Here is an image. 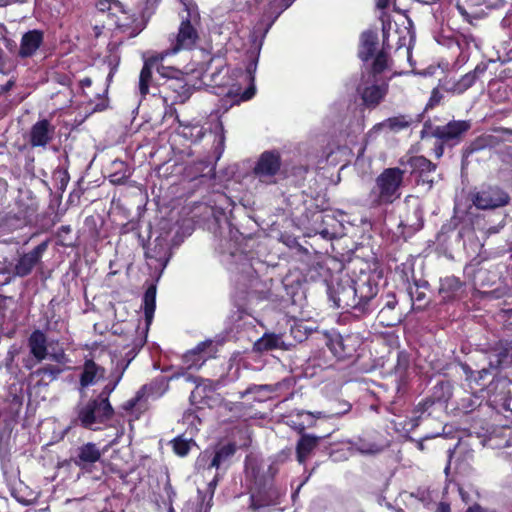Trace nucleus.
<instances>
[{"mask_svg": "<svg viewBox=\"0 0 512 512\" xmlns=\"http://www.w3.org/2000/svg\"><path fill=\"white\" fill-rule=\"evenodd\" d=\"M67 368L60 367L58 365L46 364L39 367L34 371V375L40 378L41 382L49 384L56 379L66 370Z\"/></svg>", "mask_w": 512, "mask_h": 512, "instance_id": "obj_36", "label": "nucleus"}, {"mask_svg": "<svg viewBox=\"0 0 512 512\" xmlns=\"http://www.w3.org/2000/svg\"><path fill=\"white\" fill-rule=\"evenodd\" d=\"M323 437L312 434H300L295 447L296 459L299 464H305L314 450L319 446Z\"/></svg>", "mask_w": 512, "mask_h": 512, "instance_id": "obj_24", "label": "nucleus"}, {"mask_svg": "<svg viewBox=\"0 0 512 512\" xmlns=\"http://www.w3.org/2000/svg\"><path fill=\"white\" fill-rule=\"evenodd\" d=\"M445 145H447V144L440 140H437V142L435 143L433 152L437 159H439L443 156Z\"/></svg>", "mask_w": 512, "mask_h": 512, "instance_id": "obj_64", "label": "nucleus"}, {"mask_svg": "<svg viewBox=\"0 0 512 512\" xmlns=\"http://www.w3.org/2000/svg\"><path fill=\"white\" fill-rule=\"evenodd\" d=\"M131 359L128 361H119L116 365V367L111 371L109 381L108 383L103 387L101 392L98 394L101 398H103L106 401H110V395L111 393L116 389L117 385L121 381L125 370L129 366Z\"/></svg>", "mask_w": 512, "mask_h": 512, "instance_id": "obj_31", "label": "nucleus"}, {"mask_svg": "<svg viewBox=\"0 0 512 512\" xmlns=\"http://www.w3.org/2000/svg\"><path fill=\"white\" fill-rule=\"evenodd\" d=\"M483 3L486 5L487 8H502L507 3V0H484Z\"/></svg>", "mask_w": 512, "mask_h": 512, "instance_id": "obj_62", "label": "nucleus"}, {"mask_svg": "<svg viewBox=\"0 0 512 512\" xmlns=\"http://www.w3.org/2000/svg\"><path fill=\"white\" fill-rule=\"evenodd\" d=\"M55 126L49 119H40L34 123L29 131L28 141L31 147H46L55 135Z\"/></svg>", "mask_w": 512, "mask_h": 512, "instance_id": "obj_17", "label": "nucleus"}, {"mask_svg": "<svg viewBox=\"0 0 512 512\" xmlns=\"http://www.w3.org/2000/svg\"><path fill=\"white\" fill-rule=\"evenodd\" d=\"M236 451L237 445L234 442H229L224 445L217 446L212 453L211 460L208 464V469H220L224 465H229Z\"/></svg>", "mask_w": 512, "mask_h": 512, "instance_id": "obj_28", "label": "nucleus"}, {"mask_svg": "<svg viewBox=\"0 0 512 512\" xmlns=\"http://www.w3.org/2000/svg\"><path fill=\"white\" fill-rule=\"evenodd\" d=\"M404 171L399 167L385 168L374 181L366 196V205L370 209L387 208L401 198Z\"/></svg>", "mask_w": 512, "mask_h": 512, "instance_id": "obj_1", "label": "nucleus"}, {"mask_svg": "<svg viewBox=\"0 0 512 512\" xmlns=\"http://www.w3.org/2000/svg\"><path fill=\"white\" fill-rule=\"evenodd\" d=\"M488 64L486 62H480L476 65V67L463 75L457 81H454L450 87L447 88L448 91L453 94L461 95L470 89L478 79H480L487 71Z\"/></svg>", "mask_w": 512, "mask_h": 512, "instance_id": "obj_20", "label": "nucleus"}, {"mask_svg": "<svg viewBox=\"0 0 512 512\" xmlns=\"http://www.w3.org/2000/svg\"><path fill=\"white\" fill-rule=\"evenodd\" d=\"M428 127L431 128L430 136L449 146H455L462 141L464 135L470 130L471 123L468 120H452L445 125L432 127L429 122H425L421 131V138L425 137Z\"/></svg>", "mask_w": 512, "mask_h": 512, "instance_id": "obj_6", "label": "nucleus"}, {"mask_svg": "<svg viewBox=\"0 0 512 512\" xmlns=\"http://www.w3.org/2000/svg\"><path fill=\"white\" fill-rule=\"evenodd\" d=\"M429 283L424 279L413 278L412 284H408L406 291L410 296L413 305H416L415 309L422 310L427 304V292L429 290Z\"/></svg>", "mask_w": 512, "mask_h": 512, "instance_id": "obj_26", "label": "nucleus"}, {"mask_svg": "<svg viewBox=\"0 0 512 512\" xmlns=\"http://www.w3.org/2000/svg\"><path fill=\"white\" fill-rule=\"evenodd\" d=\"M145 396H146V385L142 386L136 392L134 397H132L131 399L124 402V404L122 405L123 410H125L126 412H130V413H133L135 411L141 412L140 409L138 408V406L141 405V402L145 398Z\"/></svg>", "mask_w": 512, "mask_h": 512, "instance_id": "obj_45", "label": "nucleus"}, {"mask_svg": "<svg viewBox=\"0 0 512 512\" xmlns=\"http://www.w3.org/2000/svg\"><path fill=\"white\" fill-rule=\"evenodd\" d=\"M382 272L363 271L353 279V289L357 303V316L371 314L376 309V297L379 292V280Z\"/></svg>", "mask_w": 512, "mask_h": 512, "instance_id": "obj_3", "label": "nucleus"}, {"mask_svg": "<svg viewBox=\"0 0 512 512\" xmlns=\"http://www.w3.org/2000/svg\"><path fill=\"white\" fill-rule=\"evenodd\" d=\"M105 374L106 369L103 366L97 364L93 359H85L79 376V384L82 388H87L103 379Z\"/></svg>", "mask_w": 512, "mask_h": 512, "instance_id": "obj_23", "label": "nucleus"}, {"mask_svg": "<svg viewBox=\"0 0 512 512\" xmlns=\"http://www.w3.org/2000/svg\"><path fill=\"white\" fill-rule=\"evenodd\" d=\"M463 283L455 276H448L441 280L439 294L445 301L454 300L459 291L462 289Z\"/></svg>", "mask_w": 512, "mask_h": 512, "instance_id": "obj_33", "label": "nucleus"}, {"mask_svg": "<svg viewBox=\"0 0 512 512\" xmlns=\"http://www.w3.org/2000/svg\"><path fill=\"white\" fill-rule=\"evenodd\" d=\"M336 404L338 405L337 408L331 409V416H341L343 414H346L351 410V404L347 401H336Z\"/></svg>", "mask_w": 512, "mask_h": 512, "instance_id": "obj_57", "label": "nucleus"}, {"mask_svg": "<svg viewBox=\"0 0 512 512\" xmlns=\"http://www.w3.org/2000/svg\"><path fill=\"white\" fill-rule=\"evenodd\" d=\"M179 17V25L176 32L168 35L169 46L161 53L165 56L175 55L180 52H190L195 50L202 39L203 24L201 16L188 15Z\"/></svg>", "mask_w": 512, "mask_h": 512, "instance_id": "obj_2", "label": "nucleus"}, {"mask_svg": "<svg viewBox=\"0 0 512 512\" xmlns=\"http://www.w3.org/2000/svg\"><path fill=\"white\" fill-rule=\"evenodd\" d=\"M211 346V341L201 342L193 350L186 352L183 355V363L187 369H199L208 359V356L204 354L205 349Z\"/></svg>", "mask_w": 512, "mask_h": 512, "instance_id": "obj_30", "label": "nucleus"}, {"mask_svg": "<svg viewBox=\"0 0 512 512\" xmlns=\"http://www.w3.org/2000/svg\"><path fill=\"white\" fill-rule=\"evenodd\" d=\"M27 345L30 354L34 357L36 362H42L47 358L48 345L46 334L39 329H35L27 339Z\"/></svg>", "mask_w": 512, "mask_h": 512, "instance_id": "obj_25", "label": "nucleus"}, {"mask_svg": "<svg viewBox=\"0 0 512 512\" xmlns=\"http://www.w3.org/2000/svg\"><path fill=\"white\" fill-rule=\"evenodd\" d=\"M113 415L114 408L110 401H106L100 395H97L79 408L77 420L84 429L95 431L100 428L96 425L106 424L112 419Z\"/></svg>", "mask_w": 512, "mask_h": 512, "instance_id": "obj_4", "label": "nucleus"}, {"mask_svg": "<svg viewBox=\"0 0 512 512\" xmlns=\"http://www.w3.org/2000/svg\"><path fill=\"white\" fill-rule=\"evenodd\" d=\"M18 354V350L14 347L8 350L7 355L5 357V366L7 369L11 368L12 363L15 360L16 355Z\"/></svg>", "mask_w": 512, "mask_h": 512, "instance_id": "obj_61", "label": "nucleus"}, {"mask_svg": "<svg viewBox=\"0 0 512 512\" xmlns=\"http://www.w3.org/2000/svg\"><path fill=\"white\" fill-rule=\"evenodd\" d=\"M53 180L55 181L56 188L64 191L70 180L68 171L65 169L55 170L53 173Z\"/></svg>", "mask_w": 512, "mask_h": 512, "instance_id": "obj_50", "label": "nucleus"}, {"mask_svg": "<svg viewBox=\"0 0 512 512\" xmlns=\"http://www.w3.org/2000/svg\"><path fill=\"white\" fill-rule=\"evenodd\" d=\"M443 99V95L438 88H434L431 92L430 98L425 106V110L433 109Z\"/></svg>", "mask_w": 512, "mask_h": 512, "instance_id": "obj_56", "label": "nucleus"}, {"mask_svg": "<svg viewBox=\"0 0 512 512\" xmlns=\"http://www.w3.org/2000/svg\"><path fill=\"white\" fill-rule=\"evenodd\" d=\"M121 63V52L119 45L116 43H109L107 46V53L102 59V66L108 70L106 77V85L109 87L113 82L115 74L118 72Z\"/></svg>", "mask_w": 512, "mask_h": 512, "instance_id": "obj_27", "label": "nucleus"}, {"mask_svg": "<svg viewBox=\"0 0 512 512\" xmlns=\"http://www.w3.org/2000/svg\"><path fill=\"white\" fill-rule=\"evenodd\" d=\"M408 164L411 174L416 177L417 184H426L431 188L434 182L431 174L436 171V164L424 156H412L408 160Z\"/></svg>", "mask_w": 512, "mask_h": 512, "instance_id": "obj_18", "label": "nucleus"}, {"mask_svg": "<svg viewBox=\"0 0 512 512\" xmlns=\"http://www.w3.org/2000/svg\"><path fill=\"white\" fill-rule=\"evenodd\" d=\"M111 169L109 180L114 185L125 184L132 174L128 164L122 160L113 161Z\"/></svg>", "mask_w": 512, "mask_h": 512, "instance_id": "obj_34", "label": "nucleus"}, {"mask_svg": "<svg viewBox=\"0 0 512 512\" xmlns=\"http://www.w3.org/2000/svg\"><path fill=\"white\" fill-rule=\"evenodd\" d=\"M326 346L338 360L353 357L361 345L358 335L350 333L342 335L336 331L327 332Z\"/></svg>", "mask_w": 512, "mask_h": 512, "instance_id": "obj_11", "label": "nucleus"}, {"mask_svg": "<svg viewBox=\"0 0 512 512\" xmlns=\"http://www.w3.org/2000/svg\"><path fill=\"white\" fill-rule=\"evenodd\" d=\"M258 57H251L246 66V71L249 74L250 80L254 81V73L257 68Z\"/></svg>", "mask_w": 512, "mask_h": 512, "instance_id": "obj_60", "label": "nucleus"}, {"mask_svg": "<svg viewBox=\"0 0 512 512\" xmlns=\"http://www.w3.org/2000/svg\"><path fill=\"white\" fill-rule=\"evenodd\" d=\"M96 7L101 12H108V16L112 18L115 12L122 9V2L119 0H100Z\"/></svg>", "mask_w": 512, "mask_h": 512, "instance_id": "obj_47", "label": "nucleus"}, {"mask_svg": "<svg viewBox=\"0 0 512 512\" xmlns=\"http://www.w3.org/2000/svg\"><path fill=\"white\" fill-rule=\"evenodd\" d=\"M216 486H217V478L215 477L213 480H211L208 483L207 494H204L201 497V499H202L204 496H206L205 502H204L205 512H209L210 508L212 507V501H213V496H214V491H215Z\"/></svg>", "mask_w": 512, "mask_h": 512, "instance_id": "obj_53", "label": "nucleus"}, {"mask_svg": "<svg viewBox=\"0 0 512 512\" xmlns=\"http://www.w3.org/2000/svg\"><path fill=\"white\" fill-rule=\"evenodd\" d=\"M282 159L279 151L268 150L260 154L252 173L261 183L276 184L281 171Z\"/></svg>", "mask_w": 512, "mask_h": 512, "instance_id": "obj_8", "label": "nucleus"}, {"mask_svg": "<svg viewBox=\"0 0 512 512\" xmlns=\"http://www.w3.org/2000/svg\"><path fill=\"white\" fill-rule=\"evenodd\" d=\"M317 418L308 411H298L288 417L287 424L298 434H306L305 430L316 425Z\"/></svg>", "mask_w": 512, "mask_h": 512, "instance_id": "obj_29", "label": "nucleus"}, {"mask_svg": "<svg viewBox=\"0 0 512 512\" xmlns=\"http://www.w3.org/2000/svg\"><path fill=\"white\" fill-rule=\"evenodd\" d=\"M485 139L482 137H479L472 141L467 147L463 150V157L468 158L471 154H473L476 151H479L485 147Z\"/></svg>", "mask_w": 512, "mask_h": 512, "instance_id": "obj_52", "label": "nucleus"}, {"mask_svg": "<svg viewBox=\"0 0 512 512\" xmlns=\"http://www.w3.org/2000/svg\"><path fill=\"white\" fill-rule=\"evenodd\" d=\"M156 293L157 286L155 283H150L142 297V309L146 326L149 327L153 321L156 309Z\"/></svg>", "mask_w": 512, "mask_h": 512, "instance_id": "obj_32", "label": "nucleus"}, {"mask_svg": "<svg viewBox=\"0 0 512 512\" xmlns=\"http://www.w3.org/2000/svg\"><path fill=\"white\" fill-rule=\"evenodd\" d=\"M43 41L44 32L42 30L33 29L25 32L22 35L17 55L22 59L34 56L37 50L43 44Z\"/></svg>", "mask_w": 512, "mask_h": 512, "instance_id": "obj_21", "label": "nucleus"}, {"mask_svg": "<svg viewBox=\"0 0 512 512\" xmlns=\"http://www.w3.org/2000/svg\"><path fill=\"white\" fill-rule=\"evenodd\" d=\"M435 403L436 400L432 396L427 397L416 405L415 412L423 414L428 411Z\"/></svg>", "mask_w": 512, "mask_h": 512, "instance_id": "obj_58", "label": "nucleus"}, {"mask_svg": "<svg viewBox=\"0 0 512 512\" xmlns=\"http://www.w3.org/2000/svg\"><path fill=\"white\" fill-rule=\"evenodd\" d=\"M376 47H377V37L372 34L364 35V38L362 40L360 50H359V58L362 61L367 62L374 56Z\"/></svg>", "mask_w": 512, "mask_h": 512, "instance_id": "obj_39", "label": "nucleus"}, {"mask_svg": "<svg viewBox=\"0 0 512 512\" xmlns=\"http://www.w3.org/2000/svg\"><path fill=\"white\" fill-rule=\"evenodd\" d=\"M291 5L292 3H290V0L270 1L263 13L264 19L269 21L268 26L271 27L277 18L282 14V12L288 9Z\"/></svg>", "mask_w": 512, "mask_h": 512, "instance_id": "obj_35", "label": "nucleus"}, {"mask_svg": "<svg viewBox=\"0 0 512 512\" xmlns=\"http://www.w3.org/2000/svg\"><path fill=\"white\" fill-rule=\"evenodd\" d=\"M420 122V118H414L409 114H399L396 116L389 117L382 122L376 123L368 131L367 136L375 138L383 131L392 133H399L405 129L411 127L414 123Z\"/></svg>", "mask_w": 512, "mask_h": 512, "instance_id": "obj_15", "label": "nucleus"}, {"mask_svg": "<svg viewBox=\"0 0 512 512\" xmlns=\"http://www.w3.org/2000/svg\"><path fill=\"white\" fill-rule=\"evenodd\" d=\"M37 209V205L33 203H17L16 210L9 212L5 217L6 226L18 229L33 224L36 220Z\"/></svg>", "mask_w": 512, "mask_h": 512, "instance_id": "obj_16", "label": "nucleus"}, {"mask_svg": "<svg viewBox=\"0 0 512 512\" xmlns=\"http://www.w3.org/2000/svg\"><path fill=\"white\" fill-rule=\"evenodd\" d=\"M281 337L274 333H265L254 343V350L257 352H267L280 348Z\"/></svg>", "mask_w": 512, "mask_h": 512, "instance_id": "obj_37", "label": "nucleus"}, {"mask_svg": "<svg viewBox=\"0 0 512 512\" xmlns=\"http://www.w3.org/2000/svg\"><path fill=\"white\" fill-rule=\"evenodd\" d=\"M356 91L360 96L362 105L366 109L374 110L386 98L389 92V83L385 79H373L363 76Z\"/></svg>", "mask_w": 512, "mask_h": 512, "instance_id": "obj_7", "label": "nucleus"}, {"mask_svg": "<svg viewBox=\"0 0 512 512\" xmlns=\"http://www.w3.org/2000/svg\"><path fill=\"white\" fill-rule=\"evenodd\" d=\"M101 455L102 452L96 443L87 442L77 447L71 460L80 469H87L98 462Z\"/></svg>", "mask_w": 512, "mask_h": 512, "instance_id": "obj_19", "label": "nucleus"}, {"mask_svg": "<svg viewBox=\"0 0 512 512\" xmlns=\"http://www.w3.org/2000/svg\"><path fill=\"white\" fill-rule=\"evenodd\" d=\"M281 492L273 480L257 481L250 491L249 510L258 512L261 509L276 506L280 503Z\"/></svg>", "mask_w": 512, "mask_h": 512, "instance_id": "obj_10", "label": "nucleus"}, {"mask_svg": "<svg viewBox=\"0 0 512 512\" xmlns=\"http://www.w3.org/2000/svg\"><path fill=\"white\" fill-rule=\"evenodd\" d=\"M165 57V54L159 53L157 55L150 56L144 60L139 75V93L142 97H145L147 94H149V89L153 82V68L159 67V63L162 62Z\"/></svg>", "mask_w": 512, "mask_h": 512, "instance_id": "obj_22", "label": "nucleus"}, {"mask_svg": "<svg viewBox=\"0 0 512 512\" xmlns=\"http://www.w3.org/2000/svg\"><path fill=\"white\" fill-rule=\"evenodd\" d=\"M410 366L409 354L405 351H399L397 353V361L394 366V372L400 376H403Z\"/></svg>", "mask_w": 512, "mask_h": 512, "instance_id": "obj_48", "label": "nucleus"}, {"mask_svg": "<svg viewBox=\"0 0 512 512\" xmlns=\"http://www.w3.org/2000/svg\"><path fill=\"white\" fill-rule=\"evenodd\" d=\"M471 200L478 209L492 210L506 206L510 196L499 186L482 185L479 190L471 193Z\"/></svg>", "mask_w": 512, "mask_h": 512, "instance_id": "obj_12", "label": "nucleus"}, {"mask_svg": "<svg viewBox=\"0 0 512 512\" xmlns=\"http://www.w3.org/2000/svg\"><path fill=\"white\" fill-rule=\"evenodd\" d=\"M328 297L336 308L352 311L357 315V303L353 289V278L348 276L340 278L336 283L328 286Z\"/></svg>", "mask_w": 512, "mask_h": 512, "instance_id": "obj_9", "label": "nucleus"}, {"mask_svg": "<svg viewBox=\"0 0 512 512\" xmlns=\"http://www.w3.org/2000/svg\"><path fill=\"white\" fill-rule=\"evenodd\" d=\"M182 4V9L179 10L178 16L188 15V13L194 14L195 16H201L197 3L194 0H179Z\"/></svg>", "mask_w": 512, "mask_h": 512, "instance_id": "obj_51", "label": "nucleus"}, {"mask_svg": "<svg viewBox=\"0 0 512 512\" xmlns=\"http://www.w3.org/2000/svg\"><path fill=\"white\" fill-rule=\"evenodd\" d=\"M50 240L42 241L29 252L19 253L16 263L13 265V274L18 277L30 275L33 269L41 262L43 255L49 247Z\"/></svg>", "mask_w": 512, "mask_h": 512, "instance_id": "obj_14", "label": "nucleus"}, {"mask_svg": "<svg viewBox=\"0 0 512 512\" xmlns=\"http://www.w3.org/2000/svg\"><path fill=\"white\" fill-rule=\"evenodd\" d=\"M56 244L61 247L72 248L76 246V239L72 235L70 225H62L56 232Z\"/></svg>", "mask_w": 512, "mask_h": 512, "instance_id": "obj_42", "label": "nucleus"}, {"mask_svg": "<svg viewBox=\"0 0 512 512\" xmlns=\"http://www.w3.org/2000/svg\"><path fill=\"white\" fill-rule=\"evenodd\" d=\"M292 454L291 448H284L281 451H279L277 454L274 455L272 465H270L269 470H272L274 465H280L287 462Z\"/></svg>", "mask_w": 512, "mask_h": 512, "instance_id": "obj_54", "label": "nucleus"}, {"mask_svg": "<svg viewBox=\"0 0 512 512\" xmlns=\"http://www.w3.org/2000/svg\"><path fill=\"white\" fill-rule=\"evenodd\" d=\"M51 359L59 364L65 365L69 362V358L65 354L64 351H61L60 353H54L51 355Z\"/></svg>", "mask_w": 512, "mask_h": 512, "instance_id": "obj_63", "label": "nucleus"}, {"mask_svg": "<svg viewBox=\"0 0 512 512\" xmlns=\"http://www.w3.org/2000/svg\"><path fill=\"white\" fill-rule=\"evenodd\" d=\"M145 257L155 260L162 268L166 267L169 261L168 248L163 243H155L152 248L145 251Z\"/></svg>", "mask_w": 512, "mask_h": 512, "instance_id": "obj_38", "label": "nucleus"}, {"mask_svg": "<svg viewBox=\"0 0 512 512\" xmlns=\"http://www.w3.org/2000/svg\"><path fill=\"white\" fill-rule=\"evenodd\" d=\"M256 87L254 81H251L250 85L240 94V99L236 102L239 103L241 101H248L255 96Z\"/></svg>", "mask_w": 512, "mask_h": 512, "instance_id": "obj_59", "label": "nucleus"}, {"mask_svg": "<svg viewBox=\"0 0 512 512\" xmlns=\"http://www.w3.org/2000/svg\"><path fill=\"white\" fill-rule=\"evenodd\" d=\"M13 272V264L8 259L4 248H0V274Z\"/></svg>", "mask_w": 512, "mask_h": 512, "instance_id": "obj_55", "label": "nucleus"}, {"mask_svg": "<svg viewBox=\"0 0 512 512\" xmlns=\"http://www.w3.org/2000/svg\"><path fill=\"white\" fill-rule=\"evenodd\" d=\"M172 448L176 455L184 457L190 451V442L182 437H176L172 441Z\"/></svg>", "mask_w": 512, "mask_h": 512, "instance_id": "obj_49", "label": "nucleus"}, {"mask_svg": "<svg viewBox=\"0 0 512 512\" xmlns=\"http://www.w3.org/2000/svg\"><path fill=\"white\" fill-rule=\"evenodd\" d=\"M111 19L114 22L116 30L127 38L136 37L145 27L143 20L123 3L122 9H120L119 12H115Z\"/></svg>", "mask_w": 512, "mask_h": 512, "instance_id": "obj_13", "label": "nucleus"}, {"mask_svg": "<svg viewBox=\"0 0 512 512\" xmlns=\"http://www.w3.org/2000/svg\"><path fill=\"white\" fill-rule=\"evenodd\" d=\"M388 67V55L384 51H380L374 58L372 66L366 77L380 79L379 76Z\"/></svg>", "mask_w": 512, "mask_h": 512, "instance_id": "obj_41", "label": "nucleus"}, {"mask_svg": "<svg viewBox=\"0 0 512 512\" xmlns=\"http://www.w3.org/2000/svg\"><path fill=\"white\" fill-rule=\"evenodd\" d=\"M476 0H457L456 8L460 15L469 23H472L473 19H478L480 14L476 9L474 2Z\"/></svg>", "mask_w": 512, "mask_h": 512, "instance_id": "obj_40", "label": "nucleus"}, {"mask_svg": "<svg viewBox=\"0 0 512 512\" xmlns=\"http://www.w3.org/2000/svg\"><path fill=\"white\" fill-rule=\"evenodd\" d=\"M451 393V385L449 382L440 381L433 387L432 397L436 400V402L446 403L450 399Z\"/></svg>", "mask_w": 512, "mask_h": 512, "instance_id": "obj_44", "label": "nucleus"}, {"mask_svg": "<svg viewBox=\"0 0 512 512\" xmlns=\"http://www.w3.org/2000/svg\"><path fill=\"white\" fill-rule=\"evenodd\" d=\"M395 272L399 276L405 288L408 284H412L413 278H415L414 267L412 264L402 263L396 267Z\"/></svg>", "mask_w": 512, "mask_h": 512, "instance_id": "obj_46", "label": "nucleus"}, {"mask_svg": "<svg viewBox=\"0 0 512 512\" xmlns=\"http://www.w3.org/2000/svg\"><path fill=\"white\" fill-rule=\"evenodd\" d=\"M398 304L395 293L388 292L381 295L379 299L376 298V308L381 307L379 317L384 318L387 311H393Z\"/></svg>", "mask_w": 512, "mask_h": 512, "instance_id": "obj_43", "label": "nucleus"}, {"mask_svg": "<svg viewBox=\"0 0 512 512\" xmlns=\"http://www.w3.org/2000/svg\"><path fill=\"white\" fill-rule=\"evenodd\" d=\"M157 72L160 78L163 79V82L159 85L162 87L161 92L165 93V98H170L173 103H184L189 99L191 88L182 71L160 65L157 67Z\"/></svg>", "mask_w": 512, "mask_h": 512, "instance_id": "obj_5", "label": "nucleus"}]
</instances>
